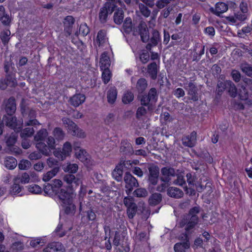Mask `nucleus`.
Instances as JSON below:
<instances>
[{
  "label": "nucleus",
  "mask_w": 252,
  "mask_h": 252,
  "mask_svg": "<svg viewBox=\"0 0 252 252\" xmlns=\"http://www.w3.org/2000/svg\"><path fill=\"white\" fill-rule=\"evenodd\" d=\"M133 194L137 197H145L148 192L144 188H138L134 191Z\"/></svg>",
  "instance_id": "nucleus-49"
},
{
  "label": "nucleus",
  "mask_w": 252,
  "mask_h": 252,
  "mask_svg": "<svg viewBox=\"0 0 252 252\" xmlns=\"http://www.w3.org/2000/svg\"><path fill=\"white\" fill-rule=\"evenodd\" d=\"M67 205L65 209V213L66 214H73L76 209L75 205L72 203V201H70L69 203H63Z\"/></svg>",
  "instance_id": "nucleus-51"
},
{
  "label": "nucleus",
  "mask_w": 252,
  "mask_h": 252,
  "mask_svg": "<svg viewBox=\"0 0 252 252\" xmlns=\"http://www.w3.org/2000/svg\"><path fill=\"white\" fill-rule=\"evenodd\" d=\"M162 200V195L159 193H155L149 199V204L151 206H156Z\"/></svg>",
  "instance_id": "nucleus-37"
},
{
  "label": "nucleus",
  "mask_w": 252,
  "mask_h": 252,
  "mask_svg": "<svg viewBox=\"0 0 252 252\" xmlns=\"http://www.w3.org/2000/svg\"><path fill=\"white\" fill-rule=\"evenodd\" d=\"M123 167L124 166L122 164L116 166L112 173L113 177L118 182L122 181Z\"/></svg>",
  "instance_id": "nucleus-31"
},
{
  "label": "nucleus",
  "mask_w": 252,
  "mask_h": 252,
  "mask_svg": "<svg viewBox=\"0 0 252 252\" xmlns=\"http://www.w3.org/2000/svg\"><path fill=\"white\" fill-rule=\"evenodd\" d=\"M134 99L133 94L130 92L127 91L124 95L122 100L125 104H128L131 102Z\"/></svg>",
  "instance_id": "nucleus-47"
},
{
  "label": "nucleus",
  "mask_w": 252,
  "mask_h": 252,
  "mask_svg": "<svg viewBox=\"0 0 252 252\" xmlns=\"http://www.w3.org/2000/svg\"><path fill=\"white\" fill-rule=\"evenodd\" d=\"M177 179L173 182V184L176 185H179L184 187L186 185V181L184 176L182 174H176Z\"/></svg>",
  "instance_id": "nucleus-48"
},
{
  "label": "nucleus",
  "mask_w": 252,
  "mask_h": 252,
  "mask_svg": "<svg viewBox=\"0 0 252 252\" xmlns=\"http://www.w3.org/2000/svg\"><path fill=\"white\" fill-rule=\"evenodd\" d=\"M53 133L57 140H62L64 138L65 134L62 129L60 127H56Z\"/></svg>",
  "instance_id": "nucleus-44"
},
{
  "label": "nucleus",
  "mask_w": 252,
  "mask_h": 252,
  "mask_svg": "<svg viewBox=\"0 0 252 252\" xmlns=\"http://www.w3.org/2000/svg\"><path fill=\"white\" fill-rule=\"evenodd\" d=\"M133 197L128 196L124 198V204L126 207V213L129 219H132L135 216L137 206L134 203Z\"/></svg>",
  "instance_id": "nucleus-8"
},
{
  "label": "nucleus",
  "mask_w": 252,
  "mask_h": 252,
  "mask_svg": "<svg viewBox=\"0 0 252 252\" xmlns=\"http://www.w3.org/2000/svg\"><path fill=\"white\" fill-rule=\"evenodd\" d=\"M183 243H176L174 247L175 252H186V250L190 247L189 238L186 233L182 237Z\"/></svg>",
  "instance_id": "nucleus-17"
},
{
  "label": "nucleus",
  "mask_w": 252,
  "mask_h": 252,
  "mask_svg": "<svg viewBox=\"0 0 252 252\" xmlns=\"http://www.w3.org/2000/svg\"><path fill=\"white\" fill-rule=\"evenodd\" d=\"M34 130L33 127H28L23 129L20 132L21 137H30L34 133Z\"/></svg>",
  "instance_id": "nucleus-46"
},
{
  "label": "nucleus",
  "mask_w": 252,
  "mask_h": 252,
  "mask_svg": "<svg viewBox=\"0 0 252 252\" xmlns=\"http://www.w3.org/2000/svg\"><path fill=\"white\" fill-rule=\"evenodd\" d=\"M86 213L88 220L94 221L96 219V215L93 209H90L86 211Z\"/></svg>",
  "instance_id": "nucleus-64"
},
{
  "label": "nucleus",
  "mask_w": 252,
  "mask_h": 252,
  "mask_svg": "<svg viewBox=\"0 0 252 252\" xmlns=\"http://www.w3.org/2000/svg\"><path fill=\"white\" fill-rule=\"evenodd\" d=\"M140 11L141 14L145 17H148L151 14V11L143 4H140L139 5Z\"/></svg>",
  "instance_id": "nucleus-56"
},
{
  "label": "nucleus",
  "mask_w": 252,
  "mask_h": 252,
  "mask_svg": "<svg viewBox=\"0 0 252 252\" xmlns=\"http://www.w3.org/2000/svg\"><path fill=\"white\" fill-rule=\"evenodd\" d=\"M86 99V96L84 94H76L71 96L69 100L70 104L75 107L79 106L84 102Z\"/></svg>",
  "instance_id": "nucleus-21"
},
{
  "label": "nucleus",
  "mask_w": 252,
  "mask_h": 252,
  "mask_svg": "<svg viewBox=\"0 0 252 252\" xmlns=\"http://www.w3.org/2000/svg\"><path fill=\"white\" fill-rule=\"evenodd\" d=\"M73 188L74 185L63 187L56 196V197L62 203H69L73 197Z\"/></svg>",
  "instance_id": "nucleus-4"
},
{
  "label": "nucleus",
  "mask_w": 252,
  "mask_h": 252,
  "mask_svg": "<svg viewBox=\"0 0 252 252\" xmlns=\"http://www.w3.org/2000/svg\"><path fill=\"white\" fill-rule=\"evenodd\" d=\"M31 165V162L27 159L21 160L18 164L19 169L21 170H27L30 168Z\"/></svg>",
  "instance_id": "nucleus-53"
},
{
  "label": "nucleus",
  "mask_w": 252,
  "mask_h": 252,
  "mask_svg": "<svg viewBox=\"0 0 252 252\" xmlns=\"http://www.w3.org/2000/svg\"><path fill=\"white\" fill-rule=\"evenodd\" d=\"M240 68L246 75L252 78V65L251 64L245 62L240 64Z\"/></svg>",
  "instance_id": "nucleus-34"
},
{
  "label": "nucleus",
  "mask_w": 252,
  "mask_h": 252,
  "mask_svg": "<svg viewBox=\"0 0 252 252\" xmlns=\"http://www.w3.org/2000/svg\"><path fill=\"white\" fill-rule=\"evenodd\" d=\"M167 193L169 196L175 198H181L184 195V192L181 189L174 187L169 188Z\"/></svg>",
  "instance_id": "nucleus-28"
},
{
  "label": "nucleus",
  "mask_w": 252,
  "mask_h": 252,
  "mask_svg": "<svg viewBox=\"0 0 252 252\" xmlns=\"http://www.w3.org/2000/svg\"><path fill=\"white\" fill-rule=\"evenodd\" d=\"M47 163L48 165L51 168L59 166V161L53 158H49L47 159Z\"/></svg>",
  "instance_id": "nucleus-63"
},
{
  "label": "nucleus",
  "mask_w": 252,
  "mask_h": 252,
  "mask_svg": "<svg viewBox=\"0 0 252 252\" xmlns=\"http://www.w3.org/2000/svg\"><path fill=\"white\" fill-rule=\"evenodd\" d=\"M35 147L42 155L48 157L52 154V150L44 142H36Z\"/></svg>",
  "instance_id": "nucleus-23"
},
{
  "label": "nucleus",
  "mask_w": 252,
  "mask_h": 252,
  "mask_svg": "<svg viewBox=\"0 0 252 252\" xmlns=\"http://www.w3.org/2000/svg\"><path fill=\"white\" fill-rule=\"evenodd\" d=\"M79 33L83 36H86L90 32V29L86 23L81 24L79 30Z\"/></svg>",
  "instance_id": "nucleus-54"
},
{
  "label": "nucleus",
  "mask_w": 252,
  "mask_h": 252,
  "mask_svg": "<svg viewBox=\"0 0 252 252\" xmlns=\"http://www.w3.org/2000/svg\"><path fill=\"white\" fill-rule=\"evenodd\" d=\"M158 93L155 88H151L147 93L138 94L137 99L140 105L148 107L149 111H152L155 108L156 104L158 100Z\"/></svg>",
  "instance_id": "nucleus-2"
},
{
  "label": "nucleus",
  "mask_w": 252,
  "mask_h": 252,
  "mask_svg": "<svg viewBox=\"0 0 252 252\" xmlns=\"http://www.w3.org/2000/svg\"><path fill=\"white\" fill-rule=\"evenodd\" d=\"M74 22L75 19L72 16H67L64 18L63 21L64 31L67 33V36L71 34Z\"/></svg>",
  "instance_id": "nucleus-18"
},
{
  "label": "nucleus",
  "mask_w": 252,
  "mask_h": 252,
  "mask_svg": "<svg viewBox=\"0 0 252 252\" xmlns=\"http://www.w3.org/2000/svg\"><path fill=\"white\" fill-rule=\"evenodd\" d=\"M10 34V32L9 30H7L6 31H4L0 33V38L2 41V42L5 44L8 42L9 37V36Z\"/></svg>",
  "instance_id": "nucleus-59"
},
{
  "label": "nucleus",
  "mask_w": 252,
  "mask_h": 252,
  "mask_svg": "<svg viewBox=\"0 0 252 252\" xmlns=\"http://www.w3.org/2000/svg\"><path fill=\"white\" fill-rule=\"evenodd\" d=\"M102 73V79L105 84H107L110 81L111 73L109 69H103Z\"/></svg>",
  "instance_id": "nucleus-50"
},
{
  "label": "nucleus",
  "mask_w": 252,
  "mask_h": 252,
  "mask_svg": "<svg viewBox=\"0 0 252 252\" xmlns=\"http://www.w3.org/2000/svg\"><path fill=\"white\" fill-rule=\"evenodd\" d=\"M124 180L126 183L125 188L126 189V192L129 195L134 188L139 186L138 182L137 180L128 172L125 173Z\"/></svg>",
  "instance_id": "nucleus-10"
},
{
  "label": "nucleus",
  "mask_w": 252,
  "mask_h": 252,
  "mask_svg": "<svg viewBox=\"0 0 252 252\" xmlns=\"http://www.w3.org/2000/svg\"><path fill=\"white\" fill-rule=\"evenodd\" d=\"M60 167L59 166L54 167L50 171H48L46 173L44 174L43 176L42 180L44 182H48L53 177L55 176L59 172Z\"/></svg>",
  "instance_id": "nucleus-36"
},
{
  "label": "nucleus",
  "mask_w": 252,
  "mask_h": 252,
  "mask_svg": "<svg viewBox=\"0 0 252 252\" xmlns=\"http://www.w3.org/2000/svg\"><path fill=\"white\" fill-rule=\"evenodd\" d=\"M231 76L235 82H239L241 80V75L238 70L235 69L232 70L231 73Z\"/></svg>",
  "instance_id": "nucleus-60"
},
{
  "label": "nucleus",
  "mask_w": 252,
  "mask_h": 252,
  "mask_svg": "<svg viewBox=\"0 0 252 252\" xmlns=\"http://www.w3.org/2000/svg\"><path fill=\"white\" fill-rule=\"evenodd\" d=\"M245 86L242 85L241 89H240L239 95L242 100H246L248 99L249 93L246 87L252 92V79L245 78L243 79Z\"/></svg>",
  "instance_id": "nucleus-13"
},
{
  "label": "nucleus",
  "mask_w": 252,
  "mask_h": 252,
  "mask_svg": "<svg viewBox=\"0 0 252 252\" xmlns=\"http://www.w3.org/2000/svg\"><path fill=\"white\" fill-rule=\"evenodd\" d=\"M227 89L230 95L232 97H235L237 94V90L234 84L230 80L226 81Z\"/></svg>",
  "instance_id": "nucleus-39"
},
{
  "label": "nucleus",
  "mask_w": 252,
  "mask_h": 252,
  "mask_svg": "<svg viewBox=\"0 0 252 252\" xmlns=\"http://www.w3.org/2000/svg\"><path fill=\"white\" fill-rule=\"evenodd\" d=\"M76 158L82 162H85L88 159V154L87 152L83 150H79L78 151L75 152Z\"/></svg>",
  "instance_id": "nucleus-45"
},
{
  "label": "nucleus",
  "mask_w": 252,
  "mask_h": 252,
  "mask_svg": "<svg viewBox=\"0 0 252 252\" xmlns=\"http://www.w3.org/2000/svg\"><path fill=\"white\" fill-rule=\"evenodd\" d=\"M120 151L121 153L126 155H130L133 153L131 144L126 140L121 141Z\"/></svg>",
  "instance_id": "nucleus-24"
},
{
  "label": "nucleus",
  "mask_w": 252,
  "mask_h": 252,
  "mask_svg": "<svg viewBox=\"0 0 252 252\" xmlns=\"http://www.w3.org/2000/svg\"><path fill=\"white\" fill-rule=\"evenodd\" d=\"M115 5L108 2H105L100 8L98 13V18L101 24L107 22L108 17L115 11Z\"/></svg>",
  "instance_id": "nucleus-6"
},
{
  "label": "nucleus",
  "mask_w": 252,
  "mask_h": 252,
  "mask_svg": "<svg viewBox=\"0 0 252 252\" xmlns=\"http://www.w3.org/2000/svg\"><path fill=\"white\" fill-rule=\"evenodd\" d=\"M28 189L30 192L34 194L40 193L42 190L41 187L35 184L31 185L29 187Z\"/></svg>",
  "instance_id": "nucleus-57"
},
{
  "label": "nucleus",
  "mask_w": 252,
  "mask_h": 252,
  "mask_svg": "<svg viewBox=\"0 0 252 252\" xmlns=\"http://www.w3.org/2000/svg\"><path fill=\"white\" fill-rule=\"evenodd\" d=\"M46 143L47 146L52 151L56 148V142L55 138L51 136H48L47 138Z\"/></svg>",
  "instance_id": "nucleus-58"
},
{
  "label": "nucleus",
  "mask_w": 252,
  "mask_h": 252,
  "mask_svg": "<svg viewBox=\"0 0 252 252\" xmlns=\"http://www.w3.org/2000/svg\"><path fill=\"white\" fill-rule=\"evenodd\" d=\"M133 35L134 36L140 35L143 42H148L149 40V32L146 23L141 22L137 26V29L133 30Z\"/></svg>",
  "instance_id": "nucleus-9"
},
{
  "label": "nucleus",
  "mask_w": 252,
  "mask_h": 252,
  "mask_svg": "<svg viewBox=\"0 0 252 252\" xmlns=\"http://www.w3.org/2000/svg\"><path fill=\"white\" fill-rule=\"evenodd\" d=\"M63 180L68 184L71 185L70 186L74 184L75 187L82 183L79 178L75 177L73 174L70 173L65 175L63 177Z\"/></svg>",
  "instance_id": "nucleus-25"
},
{
  "label": "nucleus",
  "mask_w": 252,
  "mask_h": 252,
  "mask_svg": "<svg viewBox=\"0 0 252 252\" xmlns=\"http://www.w3.org/2000/svg\"><path fill=\"white\" fill-rule=\"evenodd\" d=\"M6 126L16 131V117L15 116L8 115L6 118Z\"/></svg>",
  "instance_id": "nucleus-42"
},
{
  "label": "nucleus",
  "mask_w": 252,
  "mask_h": 252,
  "mask_svg": "<svg viewBox=\"0 0 252 252\" xmlns=\"http://www.w3.org/2000/svg\"><path fill=\"white\" fill-rule=\"evenodd\" d=\"M200 211V208L199 206H195L191 208L188 214L182 216L179 225L180 227L186 226V232L188 233L191 232L192 230L195 227L199 222V218L197 214Z\"/></svg>",
  "instance_id": "nucleus-1"
},
{
  "label": "nucleus",
  "mask_w": 252,
  "mask_h": 252,
  "mask_svg": "<svg viewBox=\"0 0 252 252\" xmlns=\"http://www.w3.org/2000/svg\"><path fill=\"white\" fill-rule=\"evenodd\" d=\"M147 168L149 170L147 181L149 185H157L158 181L159 168L154 164H149Z\"/></svg>",
  "instance_id": "nucleus-7"
},
{
  "label": "nucleus",
  "mask_w": 252,
  "mask_h": 252,
  "mask_svg": "<svg viewBox=\"0 0 252 252\" xmlns=\"http://www.w3.org/2000/svg\"><path fill=\"white\" fill-rule=\"evenodd\" d=\"M147 87L148 83L146 79L144 78H140L137 80L135 88L138 94H142Z\"/></svg>",
  "instance_id": "nucleus-27"
},
{
  "label": "nucleus",
  "mask_w": 252,
  "mask_h": 252,
  "mask_svg": "<svg viewBox=\"0 0 252 252\" xmlns=\"http://www.w3.org/2000/svg\"><path fill=\"white\" fill-rule=\"evenodd\" d=\"M226 81L224 82H218L216 91L219 95H220L222 92L227 88Z\"/></svg>",
  "instance_id": "nucleus-55"
},
{
  "label": "nucleus",
  "mask_w": 252,
  "mask_h": 252,
  "mask_svg": "<svg viewBox=\"0 0 252 252\" xmlns=\"http://www.w3.org/2000/svg\"><path fill=\"white\" fill-rule=\"evenodd\" d=\"M123 30L126 34H129L132 31L133 24L130 17H126L123 21Z\"/></svg>",
  "instance_id": "nucleus-33"
},
{
  "label": "nucleus",
  "mask_w": 252,
  "mask_h": 252,
  "mask_svg": "<svg viewBox=\"0 0 252 252\" xmlns=\"http://www.w3.org/2000/svg\"><path fill=\"white\" fill-rule=\"evenodd\" d=\"M228 9V6L224 2H220L216 4V14L219 16L220 14L224 13Z\"/></svg>",
  "instance_id": "nucleus-40"
},
{
  "label": "nucleus",
  "mask_w": 252,
  "mask_h": 252,
  "mask_svg": "<svg viewBox=\"0 0 252 252\" xmlns=\"http://www.w3.org/2000/svg\"><path fill=\"white\" fill-rule=\"evenodd\" d=\"M15 158L12 157H7L4 160L5 166L9 169H14L16 167Z\"/></svg>",
  "instance_id": "nucleus-41"
},
{
  "label": "nucleus",
  "mask_w": 252,
  "mask_h": 252,
  "mask_svg": "<svg viewBox=\"0 0 252 252\" xmlns=\"http://www.w3.org/2000/svg\"><path fill=\"white\" fill-rule=\"evenodd\" d=\"M63 186V182L59 179H54L50 183H46L44 185V192L49 196H55L60 191Z\"/></svg>",
  "instance_id": "nucleus-5"
},
{
  "label": "nucleus",
  "mask_w": 252,
  "mask_h": 252,
  "mask_svg": "<svg viewBox=\"0 0 252 252\" xmlns=\"http://www.w3.org/2000/svg\"><path fill=\"white\" fill-rule=\"evenodd\" d=\"M160 180L162 182H171V178L175 177L176 173L175 170L170 166L162 167L161 170Z\"/></svg>",
  "instance_id": "nucleus-12"
},
{
  "label": "nucleus",
  "mask_w": 252,
  "mask_h": 252,
  "mask_svg": "<svg viewBox=\"0 0 252 252\" xmlns=\"http://www.w3.org/2000/svg\"><path fill=\"white\" fill-rule=\"evenodd\" d=\"M146 106L145 105H141V106L137 108L136 113V117L137 119L139 120L142 118V117L145 116L147 114L149 110H148V107L146 108Z\"/></svg>",
  "instance_id": "nucleus-43"
},
{
  "label": "nucleus",
  "mask_w": 252,
  "mask_h": 252,
  "mask_svg": "<svg viewBox=\"0 0 252 252\" xmlns=\"http://www.w3.org/2000/svg\"><path fill=\"white\" fill-rule=\"evenodd\" d=\"M44 252H65V249L63 245L59 242H53L49 243L45 248Z\"/></svg>",
  "instance_id": "nucleus-16"
},
{
  "label": "nucleus",
  "mask_w": 252,
  "mask_h": 252,
  "mask_svg": "<svg viewBox=\"0 0 252 252\" xmlns=\"http://www.w3.org/2000/svg\"><path fill=\"white\" fill-rule=\"evenodd\" d=\"M106 32L104 30L98 31L96 37V41L98 46H102L107 41Z\"/></svg>",
  "instance_id": "nucleus-38"
},
{
  "label": "nucleus",
  "mask_w": 252,
  "mask_h": 252,
  "mask_svg": "<svg viewBox=\"0 0 252 252\" xmlns=\"http://www.w3.org/2000/svg\"><path fill=\"white\" fill-rule=\"evenodd\" d=\"M6 144L7 146V150L11 153H16V131H13L7 136L6 139Z\"/></svg>",
  "instance_id": "nucleus-19"
},
{
  "label": "nucleus",
  "mask_w": 252,
  "mask_h": 252,
  "mask_svg": "<svg viewBox=\"0 0 252 252\" xmlns=\"http://www.w3.org/2000/svg\"><path fill=\"white\" fill-rule=\"evenodd\" d=\"M48 133L46 129L42 128L40 129L34 136V140L36 142L40 141L43 142L48 136Z\"/></svg>",
  "instance_id": "nucleus-35"
},
{
  "label": "nucleus",
  "mask_w": 252,
  "mask_h": 252,
  "mask_svg": "<svg viewBox=\"0 0 252 252\" xmlns=\"http://www.w3.org/2000/svg\"><path fill=\"white\" fill-rule=\"evenodd\" d=\"M21 112L23 116L26 114L29 110L28 103L24 99H22L20 103Z\"/></svg>",
  "instance_id": "nucleus-61"
},
{
  "label": "nucleus",
  "mask_w": 252,
  "mask_h": 252,
  "mask_svg": "<svg viewBox=\"0 0 252 252\" xmlns=\"http://www.w3.org/2000/svg\"><path fill=\"white\" fill-rule=\"evenodd\" d=\"M68 130L70 131L73 135L76 136L80 138H84L86 135L82 129L79 128L72 121L71 124L66 126Z\"/></svg>",
  "instance_id": "nucleus-22"
},
{
  "label": "nucleus",
  "mask_w": 252,
  "mask_h": 252,
  "mask_svg": "<svg viewBox=\"0 0 252 252\" xmlns=\"http://www.w3.org/2000/svg\"><path fill=\"white\" fill-rule=\"evenodd\" d=\"M72 151L71 144L68 142H66L62 148V152L65 157L68 156Z\"/></svg>",
  "instance_id": "nucleus-52"
},
{
  "label": "nucleus",
  "mask_w": 252,
  "mask_h": 252,
  "mask_svg": "<svg viewBox=\"0 0 252 252\" xmlns=\"http://www.w3.org/2000/svg\"><path fill=\"white\" fill-rule=\"evenodd\" d=\"M4 70L6 73V80H0V89L4 90L7 86L15 87V64L10 62L4 63Z\"/></svg>",
  "instance_id": "nucleus-3"
},
{
  "label": "nucleus",
  "mask_w": 252,
  "mask_h": 252,
  "mask_svg": "<svg viewBox=\"0 0 252 252\" xmlns=\"http://www.w3.org/2000/svg\"><path fill=\"white\" fill-rule=\"evenodd\" d=\"M28 158L31 160L39 159L42 158V155L39 152V151H34L31 153L29 155Z\"/></svg>",
  "instance_id": "nucleus-62"
},
{
  "label": "nucleus",
  "mask_w": 252,
  "mask_h": 252,
  "mask_svg": "<svg viewBox=\"0 0 252 252\" xmlns=\"http://www.w3.org/2000/svg\"><path fill=\"white\" fill-rule=\"evenodd\" d=\"M124 11L122 8H118L116 11H115L114 14L113 19L114 23L117 25L121 24L124 21Z\"/></svg>",
  "instance_id": "nucleus-30"
},
{
  "label": "nucleus",
  "mask_w": 252,
  "mask_h": 252,
  "mask_svg": "<svg viewBox=\"0 0 252 252\" xmlns=\"http://www.w3.org/2000/svg\"><path fill=\"white\" fill-rule=\"evenodd\" d=\"M158 67L156 62H152L147 66V72L152 80H156L157 78Z\"/></svg>",
  "instance_id": "nucleus-26"
},
{
  "label": "nucleus",
  "mask_w": 252,
  "mask_h": 252,
  "mask_svg": "<svg viewBox=\"0 0 252 252\" xmlns=\"http://www.w3.org/2000/svg\"><path fill=\"white\" fill-rule=\"evenodd\" d=\"M100 67L101 70L103 69H109L110 65V60L109 57L107 56V53L103 52L100 58Z\"/></svg>",
  "instance_id": "nucleus-29"
},
{
  "label": "nucleus",
  "mask_w": 252,
  "mask_h": 252,
  "mask_svg": "<svg viewBox=\"0 0 252 252\" xmlns=\"http://www.w3.org/2000/svg\"><path fill=\"white\" fill-rule=\"evenodd\" d=\"M117 91L115 87H111L107 92V98L108 102L111 104L114 103L117 98Z\"/></svg>",
  "instance_id": "nucleus-32"
},
{
  "label": "nucleus",
  "mask_w": 252,
  "mask_h": 252,
  "mask_svg": "<svg viewBox=\"0 0 252 252\" xmlns=\"http://www.w3.org/2000/svg\"><path fill=\"white\" fill-rule=\"evenodd\" d=\"M196 132L193 131L189 135L184 136L182 139V144L186 147L192 148L196 143Z\"/></svg>",
  "instance_id": "nucleus-15"
},
{
  "label": "nucleus",
  "mask_w": 252,
  "mask_h": 252,
  "mask_svg": "<svg viewBox=\"0 0 252 252\" xmlns=\"http://www.w3.org/2000/svg\"><path fill=\"white\" fill-rule=\"evenodd\" d=\"M5 111L8 115H13L16 111V100L13 96L10 97L5 102Z\"/></svg>",
  "instance_id": "nucleus-20"
},
{
  "label": "nucleus",
  "mask_w": 252,
  "mask_h": 252,
  "mask_svg": "<svg viewBox=\"0 0 252 252\" xmlns=\"http://www.w3.org/2000/svg\"><path fill=\"white\" fill-rule=\"evenodd\" d=\"M184 88L187 91L188 94L189 95V99L193 101L198 100V89L195 84L192 81H187L184 83Z\"/></svg>",
  "instance_id": "nucleus-11"
},
{
  "label": "nucleus",
  "mask_w": 252,
  "mask_h": 252,
  "mask_svg": "<svg viewBox=\"0 0 252 252\" xmlns=\"http://www.w3.org/2000/svg\"><path fill=\"white\" fill-rule=\"evenodd\" d=\"M160 41L161 38L159 32L154 29L152 32V36L151 38L149 37V43L146 46V49L151 51L152 47L157 46Z\"/></svg>",
  "instance_id": "nucleus-14"
}]
</instances>
